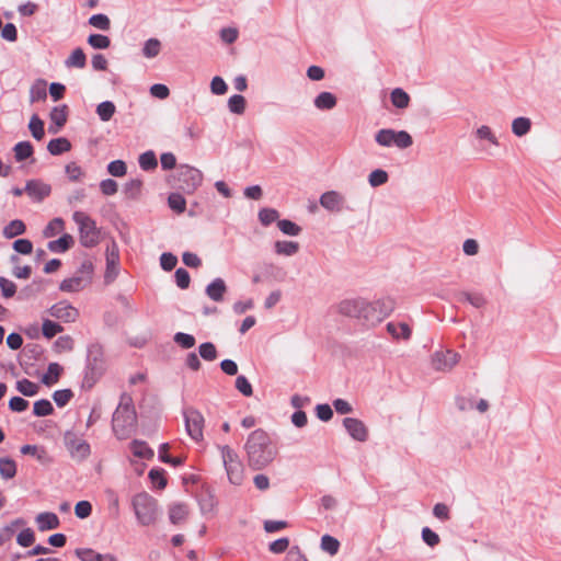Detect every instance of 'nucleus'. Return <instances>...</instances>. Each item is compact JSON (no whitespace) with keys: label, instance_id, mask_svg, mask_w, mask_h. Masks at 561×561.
<instances>
[{"label":"nucleus","instance_id":"obj_1","mask_svg":"<svg viewBox=\"0 0 561 561\" xmlns=\"http://www.w3.org/2000/svg\"><path fill=\"white\" fill-rule=\"evenodd\" d=\"M396 309V301L391 297H383L374 301L364 298L345 299L339 305V312L345 317L355 318L366 325H376L390 316Z\"/></svg>","mask_w":561,"mask_h":561},{"label":"nucleus","instance_id":"obj_2","mask_svg":"<svg viewBox=\"0 0 561 561\" xmlns=\"http://www.w3.org/2000/svg\"><path fill=\"white\" fill-rule=\"evenodd\" d=\"M244 449L249 467L253 470L264 469L278 454L270 435L262 428L254 430L249 434Z\"/></svg>","mask_w":561,"mask_h":561},{"label":"nucleus","instance_id":"obj_3","mask_svg":"<svg viewBox=\"0 0 561 561\" xmlns=\"http://www.w3.org/2000/svg\"><path fill=\"white\" fill-rule=\"evenodd\" d=\"M137 413L130 396L123 393L121 401L113 413L112 430L114 435L123 440L128 438L136 430Z\"/></svg>","mask_w":561,"mask_h":561},{"label":"nucleus","instance_id":"obj_4","mask_svg":"<svg viewBox=\"0 0 561 561\" xmlns=\"http://www.w3.org/2000/svg\"><path fill=\"white\" fill-rule=\"evenodd\" d=\"M103 347L99 343L88 346L82 388L90 390L104 373Z\"/></svg>","mask_w":561,"mask_h":561},{"label":"nucleus","instance_id":"obj_5","mask_svg":"<svg viewBox=\"0 0 561 561\" xmlns=\"http://www.w3.org/2000/svg\"><path fill=\"white\" fill-rule=\"evenodd\" d=\"M131 507L136 519L141 526L153 525L158 518V502L147 492H140L131 497Z\"/></svg>","mask_w":561,"mask_h":561},{"label":"nucleus","instance_id":"obj_6","mask_svg":"<svg viewBox=\"0 0 561 561\" xmlns=\"http://www.w3.org/2000/svg\"><path fill=\"white\" fill-rule=\"evenodd\" d=\"M72 220L78 225L79 241L82 247L91 249L100 243L101 230L91 216L77 210L72 214Z\"/></svg>","mask_w":561,"mask_h":561},{"label":"nucleus","instance_id":"obj_7","mask_svg":"<svg viewBox=\"0 0 561 561\" xmlns=\"http://www.w3.org/2000/svg\"><path fill=\"white\" fill-rule=\"evenodd\" d=\"M219 449L229 482L240 485L244 478V469L238 454L228 445L220 446Z\"/></svg>","mask_w":561,"mask_h":561},{"label":"nucleus","instance_id":"obj_8","mask_svg":"<svg viewBox=\"0 0 561 561\" xmlns=\"http://www.w3.org/2000/svg\"><path fill=\"white\" fill-rule=\"evenodd\" d=\"M203 182V173L191 165L182 164L178 169L176 187L185 194H193Z\"/></svg>","mask_w":561,"mask_h":561},{"label":"nucleus","instance_id":"obj_9","mask_svg":"<svg viewBox=\"0 0 561 561\" xmlns=\"http://www.w3.org/2000/svg\"><path fill=\"white\" fill-rule=\"evenodd\" d=\"M64 444L70 457L78 462H83L91 455L90 444L87 440L80 438L72 431H67L65 433Z\"/></svg>","mask_w":561,"mask_h":561},{"label":"nucleus","instance_id":"obj_10","mask_svg":"<svg viewBox=\"0 0 561 561\" xmlns=\"http://www.w3.org/2000/svg\"><path fill=\"white\" fill-rule=\"evenodd\" d=\"M185 430L190 437L196 442L203 439L204 416L195 408H186L183 410Z\"/></svg>","mask_w":561,"mask_h":561},{"label":"nucleus","instance_id":"obj_11","mask_svg":"<svg viewBox=\"0 0 561 561\" xmlns=\"http://www.w3.org/2000/svg\"><path fill=\"white\" fill-rule=\"evenodd\" d=\"M47 311L53 318L66 323L75 322L79 317L78 309L66 300L53 305Z\"/></svg>","mask_w":561,"mask_h":561},{"label":"nucleus","instance_id":"obj_12","mask_svg":"<svg viewBox=\"0 0 561 561\" xmlns=\"http://www.w3.org/2000/svg\"><path fill=\"white\" fill-rule=\"evenodd\" d=\"M320 205L331 213H341L344 208L345 197L337 191L324 192L319 198Z\"/></svg>","mask_w":561,"mask_h":561},{"label":"nucleus","instance_id":"obj_13","mask_svg":"<svg viewBox=\"0 0 561 561\" xmlns=\"http://www.w3.org/2000/svg\"><path fill=\"white\" fill-rule=\"evenodd\" d=\"M25 193L33 202L41 203L51 193V186L41 180H28L25 184Z\"/></svg>","mask_w":561,"mask_h":561},{"label":"nucleus","instance_id":"obj_14","mask_svg":"<svg viewBox=\"0 0 561 561\" xmlns=\"http://www.w3.org/2000/svg\"><path fill=\"white\" fill-rule=\"evenodd\" d=\"M343 426L354 440L364 443L368 439V428L359 419L345 417Z\"/></svg>","mask_w":561,"mask_h":561},{"label":"nucleus","instance_id":"obj_15","mask_svg":"<svg viewBox=\"0 0 561 561\" xmlns=\"http://www.w3.org/2000/svg\"><path fill=\"white\" fill-rule=\"evenodd\" d=\"M459 360V355L450 350L445 352H435L433 355V366L436 370L451 369Z\"/></svg>","mask_w":561,"mask_h":561},{"label":"nucleus","instance_id":"obj_16","mask_svg":"<svg viewBox=\"0 0 561 561\" xmlns=\"http://www.w3.org/2000/svg\"><path fill=\"white\" fill-rule=\"evenodd\" d=\"M49 118L51 123L56 125V128L49 126L48 131L51 134L58 133V130L64 127L68 119V105L62 104L59 106H55L51 108L49 113Z\"/></svg>","mask_w":561,"mask_h":561},{"label":"nucleus","instance_id":"obj_17","mask_svg":"<svg viewBox=\"0 0 561 561\" xmlns=\"http://www.w3.org/2000/svg\"><path fill=\"white\" fill-rule=\"evenodd\" d=\"M197 502L202 514H208L214 511L216 505L215 495L209 486L203 485L197 494Z\"/></svg>","mask_w":561,"mask_h":561},{"label":"nucleus","instance_id":"obj_18","mask_svg":"<svg viewBox=\"0 0 561 561\" xmlns=\"http://www.w3.org/2000/svg\"><path fill=\"white\" fill-rule=\"evenodd\" d=\"M75 553L81 561H117L111 553L102 554L90 548H77Z\"/></svg>","mask_w":561,"mask_h":561},{"label":"nucleus","instance_id":"obj_19","mask_svg":"<svg viewBox=\"0 0 561 561\" xmlns=\"http://www.w3.org/2000/svg\"><path fill=\"white\" fill-rule=\"evenodd\" d=\"M227 291V285L220 277L211 280L205 288V294L214 301L219 302L224 300V296Z\"/></svg>","mask_w":561,"mask_h":561},{"label":"nucleus","instance_id":"obj_20","mask_svg":"<svg viewBox=\"0 0 561 561\" xmlns=\"http://www.w3.org/2000/svg\"><path fill=\"white\" fill-rule=\"evenodd\" d=\"M36 523L41 531L56 529L60 525L59 517L51 512L39 513L36 516Z\"/></svg>","mask_w":561,"mask_h":561},{"label":"nucleus","instance_id":"obj_21","mask_svg":"<svg viewBox=\"0 0 561 561\" xmlns=\"http://www.w3.org/2000/svg\"><path fill=\"white\" fill-rule=\"evenodd\" d=\"M75 244V239L69 233H64L56 240L47 243V249L53 253H65L71 249Z\"/></svg>","mask_w":561,"mask_h":561},{"label":"nucleus","instance_id":"obj_22","mask_svg":"<svg viewBox=\"0 0 561 561\" xmlns=\"http://www.w3.org/2000/svg\"><path fill=\"white\" fill-rule=\"evenodd\" d=\"M387 332L394 339V340H404L408 341L411 337L412 330L405 322H388L386 325Z\"/></svg>","mask_w":561,"mask_h":561},{"label":"nucleus","instance_id":"obj_23","mask_svg":"<svg viewBox=\"0 0 561 561\" xmlns=\"http://www.w3.org/2000/svg\"><path fill=\"white\" fill-rule=\"evenodd\" d=\"M47 150L51 156H60L71 150V142L66 137H58L49 140Z\"/></svg>","mask_w":561,"mask_h":561},{"label":"nucleus","instance_id":"obj_24","mask_svg":"<svg viewBox=\"0 0 561 561\" xmlns=\"http://www.w3.org/2000/svg\"><path fill=\"white\" fill-rule=\"evenodd\" d=\"M129 447L135 457L149 460L154 456L153 449L145 440L134 439Z\"/></svg>","mask_w":561,"mask_h":561},{"label":"nucleus","instance_id":"obj_25","mask_svg":"<svg viewBox=\"0 0 561 561\" xmlns=\"http://www.w3.org/2000/svg\"><path fill=\"white\" fill-rule=\"evenodd\" d=\"M336 103V96L333 93L327 91L319 93L313 100L314 106L321 111L332 110L335 107Z\"/></svg>","mask_w":561,"mask_h":561},{"label":"nucleus","instance_id":"obj_26","mask_svg":"<svg viewBox=\"0 0 561 561\" xmlns=\"http://www.w3.org/2000/svg\"><path fill=\"white\" fill-rule=\"evenodd\" d=\"M188 515V508L187 505L184 503H174L170 505L169 507V519L171 524L179 525Z\"/></svg>","mask_w":561,"mask_h":561},{"label":"nucleus","instance_id":"obj_27","mask_svg":"<svg viewBox=\"0 0 561 561\" xmlns=\"http://www.w3.org/2000/svg\"><path fill=\"white\" fill-rule=\"evenodd\" d=\"M18 466L14 459L11 457L0 458V476L4 480L13 479L16 476Z\"/></svg>","mask_w":561,"mask_h":561},{"label":"nucleus","instance_id":"obj_28","mask_svg":"<svg viewBox=\"0 0 561 561\" xmlns=\"http://www.w3.org/2000/svg\"><path fill=\"white\" fill-rule=\"evenodd\" d=\"M26 225L21 219H13L2 230L5 239H13L18 236L25 233Z\"/></svg>","mask_w":561,"mask_h":561},{"label":"nucleus","instance_id":"obj_29","mask_svg":"<svg viewBox=\"0 0 561 561\" xmlns=\"http://www.w3.org/2000/svg\"><path fill=\"white\" fill-rule=\"evenodd\" d=\"M13 151L15 160L18 162H22L33 156L34 147L31 141H19L18 144L14 145Z\"/></svg>","mask_w":561,"mask_h":561},{"label":"nucleus","instance_id":"obj_30","mask_svg":"<svg viewBox=\"0 0 561 561\" xmlns=\"http://www.w3.org/2000/svg\"><path fill=\"white\" fill-rule=\"evenodd\" d=\"M87 286L84 278L73 275L72 277L64 279L59 284V289L65 293H76L83 289Z\"/></svg>","mask_w":561,"mask_h":561},{"label":"nucleus","instance_id":"obj_31","mask_svg":"<svg viewBox=\"0 0 561 561\" xmlns=\"http://www.w3.org/2000/svg\"><path fill=\"white\" fill-rule=\"evenodd\" d=\"M87 65V56L82 48L78 47L72 50L69 57L65 60L67 68H79L82 69Z\"/></svg>","mask_w":561,"mask_h":561},{"label":"nucleus","instance_id":"obj_32","mask_svg":"<svg viewBox=\"0 0 561 561\" xmlns=\"http://www.w3.org/2000/svg\"><path fill=\"white\" fill-rule=\"evenodd\" d=\"M390 100L394 107L403 110L409 106L411 98L402 88H396L390 93Z\"/></svg>","mask_w":561,"mask_h":561},{"label":"nucleus","instance_id":"obj_33","mask_svg":"<svg viewBox=\"0 0 561 561\" xmlns=\"http://www.w3.org/2000/svg\"><path fill=\"white\" fill-rule=\"evenodd\" d=\"M139 167L142 171L150 172L157 169L158 159L152 150L142 152L138 158Z\"/></svg>","mask_w":561,"mask_h":561},{"label":"nucleus","instance_id":"obj_34","mask_svg":"<svg viewBox=\"0 0 561 561\" xmlns=\"http://www.w3.org/2000/svg\"><path fill=\"white\" fill-rule=\"evenodd\" d=\"M61 373L62 367L58 363H50L42 377V382L48 387L53 386L59 380Z\"/></svg>","mask_w":561,"mask_h":561},{"label":"nucleus","instance_id":"obj_35","mask_svg":"<svg viewBox=\"0 0 561 561\" xmlns=\"http://www.w3.org/2000/svg\"><path fill=\"white\" fill-rule=\"evenodd\" d=\"M169 444L163 443L160 445L158 450V458L161 462L171 465L173 467H180L184 463L183 457H173L172 454H168Z\"/></svg>","mask_w":561,"mask_h":561},{"label":"nucleus","instance_id":"obj_36","mask_svg":"<svg viewBox=\"0 0 561 561\" xmlns=\"http://www.w3.org/2000/svg\"><path fill=\"white\" fill-rule=\"evenodd\" d=\"M531 121L528 117L519 116L512 122V131L517 137H523L530 131Z\"/></svg>","mask_w":561,"mask_h":561},{"label":"nucleus","instance_id":"obj_37","mask_svg":"<svg viewBox=\"0 0 561 561\" xmlns=\"http://www.w3.org/2000/svg\"><path fill=\"white\" fill-rule=\"evenodd\" d=\"M28 129L33 138L37 141L42 140L45 136L44 122L37 114L32 115L28 123Z\"/></svg>","mask_w":561,"mask_h":561},{"label":"nucleus","instance_id":"obj_38","mask_svg":"<svg viewBox=\"0 0 561 561\" xmlns=\"http://www.w3.org/2000/svg\"><path fill=\"white\" fill-rule=\"evenodd\" d=\"M274 248L277 254L291 256L298 252L299 244L296 241L283 240L276 241Z\"/></svg>","mask_w":561,"mask_h":561},{"label":"nucleus","instance_id":"obj_39","mask_svg":"<svg viewBox=\"0 0 561 561\" xmlns=\"http://www.w3.org/2000/svg\"><path fill=\"white\" fill-rule=\"evenodd\" d=\"M15 387L25 397H34L39 391V386L26 378L18 380Z\"/></svg>","mask_w":561,"mask_h":561},{"label":"nucleus","instance_id":"obj_40","mask_svg":"<svg viewBox=\"0 0 561 561\" xmlns=\"http://www.w3.org/2000/svg\"><path fill=\"white\" fill-rule=\"evenodd\" d=\"M116 106L112 101H103L96 106V114L102 122H108L115 114Z\"/></svg>","mask_w":561,"mask_h":561},{"label":"nucleus","instance_id":"obj_41","mask_svg":"<svg viewBox=\"0 0 561 561\" xmlns=\"http://www.w3.org/2000/svg\"><path fill=\"white\" fill-rule=\"evenodd\" d=\"M87 43L94 49H107L111 46V38L106 35L94 33L88 36Z\"/></svg>","mask_w":561,"mask_h":561},{"label":"nucleus","instance_id":"obj_42","mask_svg":"<svg viewBox=\"0 0 561 561\" xmlns=\"http://www.w3.org/2000/svg\"><path fill=\"white\" fill-rule=\"evenodd\" d=\"M142 181L140 179H131L124 185V194L129 199H137L141 193Z\"/></svg>","mask_w":561,"mask_h":561},{"label":"nucleus","instance_id":"obj_43","mask_svg":"<svg viewBox=\"0 0 561 561\" xmlns=\"http://www.w3.org/2000/svg\"><path fill=\"white\" fill-rule=\"evenodd\" d=\"M148 477L151 481V483L159 490H162L167 486V478H165V470L163 468H152Z\"/></svg>","mask_w":561,"mask_h":561},{"label":"nucleus","instance_id":"obj_44","mask_svg":"<svg viewBox=\"0 0 561 561\" xmlns=\"http://www.w3.org/2000/svg\"><path fill=\"white\" fill-rule=\"evenodd\" d=\"M54 413V407L47 399H39L33 404V414L35 416H48Z\"/></svg>","mask_w":561,"mask_h":561},{"label":"nucleus","instance_id":"obj_45","mask_svg":"<svg viewBox=\"0 0 561 561\" xmlns=\"http://www.w3.org/2000/svg\"><path fill=\"white\" fill-rule=\"evenodd\" d=\"M340 546V541L331 535H323L321 537L320 547L330 556H335L339 552Z\"/></svg>","mask_w":561,"mask_h":561},{"label":"nucleus","instance_id":"obj_46","mask_svg":"<svg viewBox=\"0 0 561 561\" xmlns=\"http://www.w3.org/2000/svg\"><path fill=\"white\" fill-rule=\"evenodd\" d=\"M247 101L241 94H233L228 100V108L231 113L241 115L245 111Z\"/></svg>","mask_w":561,"mask_h":561},{"label":"nucleus","instance_id":"obj_47","mask_svg":"<svg viewBox=\"0 0 561 561\" xmlns=\"http://www.w3.org/2000/svg\"><path fill=\"white\" fill-rule=\"evenodd\" d=\"M65 221L60 217L51 219L43 230L44 238H53L64 230Z\"/></svg>","mask_w":561,"mask_h":561},{"label":"nucleus","instance_id":"obj_48","mask_svg":"<svg viewBox=\"0 0 561 561\" xmlns=\"http://www.w3.org/2000/svg\"><path fill=\"white\" fill-rule=\"evenodd\" d=\"M64 328L58 322L51 321L49 319H44L42 324V334L50 340L58 333L62 332Z\"/></svg>","mask_w":561,"mask_h":561},{"label":"nucleus","instance_id":"obj_49","mask_svg":"<svg viewBox=\"0 0 561 561\" xmlns=\"http://www.w3.org/2000/svg\"><path fill=\"white\" fill-rule=\"evenodd\" d=\"M168 205L176 214H182L186 209V201L180 193H171L168 197Z\"/></svg>","mask_w":561,"mask_h":561},{"label":"nucleus","instance_id":"obj_50","mask_svg":"<svg viewBox=\"0 0 561 561\" xmlns=\"http://www.w3.org/2000/svg\"><path fill=\"white\" fill-rule=\"evenodd\" d=\"M259 220L264 226L267 227L274 221H278L279 213L275 208L264 207L259 211Z\"/></svg>","mask_w":561,"mask_h":561},{"label":"nucleus","instance_id":"obj_51","mask_svg":"<svg viewBox=\"0 0 561 561\" xmlns=\"http://www.w3.org/2000/svg\"><path fill=\"white\" fill-rule=\"evenodd\" d=\"M199 356L207 362H213L217 358L218 352L214 343L204 342L198 346Z\"/></svg>","mask_w":561,"mask_h":561},{"label":"nucleus","instance_id":"obj_52","mask_svg":"<svg viewBox=\"0 0 561 561\" xmlns=\"http://www.w3.org/2000/svg\"><path fill=\"white\" fill-rule=\"evenodd\" d=\"M88 23L101 31H108L111 28V21L104 13H96L89 18Z\"/></svg>","mask_w":561,"mask_h":561},{"label":"nucleus","instance_id":"obj_53","mask_svg":"<svg viewBox=\"0 0 561 561\" xmlns=\"http://www.w3.org/2000/svg\"><path fill=\"white\" fill-rule=\"evenodd\" d=\"M375 140L378 145H380L382 147L393 146L394 129L383 128V129L378 130L375 136Z\"/></svg>","mask_w":561,"mask_h":561},{"label":"nucleus","instance_id":"obj_54","mask_svg":"<svg viewBox=\"0 0 561 561\" xmlns=\"http://www.w3.org/2000/svg\"><path fill=\"white\" fill-rule=\"evenodd\" d=\"M278 229L286 236H298L301 232V227L289 219H280L277 221Z\"/></svg>","mask_w":561,"mask_h":561},{"label":"nucleus","instance_id":"obj_55","mask_svg":"<svg viewBox=\"0 0 561 561\" xmlns=\"http://www.w3.org/2000/svg\"><path fill=\"white\" fill-rule=\"evenodd\" d=\"M161 49V43L158 38H149L145 42L142 47V54L147 58H154L159 55Z\"/></svg>","mask_w":561,"mask_h":561},{"label":"nucleus","instance_id":"obj_56","mask_svg":"<svg viewBox=\"0 0 561 561\" xmlns=\"http://www.w3.org/2000/svg\"><path fill=\"white\" fill-rule=\"evenodd\" d=\"M389 175L388 173L382 169H376L370 172L368 175V183L371 187H378L380 185H383L388 182Z\"/></svg>","mask_w":561,"mask_h":561},{"label":"nucleus","instance_id":"obj_57","mask_svg":"<svg viewBox=\"0 0 561 561\" xmlns=\"http://www.w3.org/2000/svg\"><path fill=\"white\" fill-rule=\"evenodd\" d=\"M173 341L183 350H190L196 344L194 335L184 332H176Z\"/></svg>","mask_w":561,"mask_h":561},{"label":"nucleus","instance_id":"obj_58","mask_svg":"<svg viewBox=\"0 0 561 561\" xmlns=\"http://www.w3.org/2000/svg\"><path fill=\"white\" fill-rule=\"evenodd\" d=\"M413 144L412 136L405 130H394L393 146L400 149H407Z\"/></svg>","mask_w":561,"mask_h":561},{"label":"nucleus","instance_id":"obj_59","mask_svg":"<svg viewBox=\"0 0 561 561\" xmlns=\"http://www.w3.org/2000/svg\"><path fill=\"white\" fill-rule=\"evenodd\" d=\"M47 96L46 82L38 80V83L33 84L30 90L31 102L43 101Z\"/></svg>","mask_w":561,"mask_h":561},{"label":"nucleus","instance_id":"obj_60","mask_svg":"<svg viewBox=\"0 0 561 561\" xmlns=\"http://www.w3.org/2000/svg\"><path fill=\"white\" fill-rule=\"evenodd\" d=\"M35 533L32 528L21 530L16 536V542L23 548L31 547L35 542Z\"/></svg>","mask_w":561,"mask_h":561},{"label":"nucleus","instance_id":"obj_61","mask_svg":"<svg viewBox=\"0 0 561 561\" xmlns=\"http://www.w3.org/2000/svg\"><path fill=\"white\" fill-rule=\"evenodd\" d=\"M93 271H94V266H93L92 261L84 260L81 263V265L79 266L76 275H78L79 277H83L84 278V284L88 285L92 280Z\"/></svg>","mask_w":561,"mask_h":561},{"label":"nucleus","instance_id":"obj_62","mask_svg":"<svg viewBox=\"0 0 561 561\" xmlns=\"http://www.w3.org/2000/svg\"><path fill=\"white\" fill-rule=\"evenodd\" d=\"M73 392L71 389H60L53 393V399L57 407L64 408L72 399Z\"/></svg>","mask_w":561,"mask_h":561},{"label":"nucleus","instance_id":"obj_63","mask_svg":"<svg viewBox=\"0 0 561 561\" xmlns=\"http://www.w3.org/2000/svg\"><path fill=\"white\" fill-rule=\"evenodd\" d=\"M234 386L236 389L244 397H251L253 394L252 385L250 383L249 379L243 375H239L236 378Z\"/></svg>","mask_w":561,"mask_h":561},{"label":"nucleus","instance_id":"obj_64","mask_svg":"<svg viewBox=\"0 0 561 561\" xmlns=\"http://www.w3.org/2000/svg\"><path fill=\"white\" fill-rule=\"evenodd\" d=\"M43 355V347L35 343H28L23 348V356L28 360H38Z\"/></svg>","mask_w":561,"mask_h":561}]
</instances>
